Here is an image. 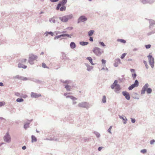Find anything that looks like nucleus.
<instances>
[{
  "instance_id": "1",
  "label": "nucleus",
  "mask_w": 155,
  "mask_h": 155,
  "mask_svg": "<svg viewBox=\"0 0 155 155\" xmlns=\"http://www.w3.org/2000/svg\"><path fill=\"white\" fill-rule=\"evenodd\" d=\"M149 86V84L146 83L143 87L141 91V94H144L146 91L147 94H150L151 93L152 90L150 88H148Z\"/></svg>"
},
{
  "instance_id": "2",
  "label": "nucleus",
  "mask_w": 155,
  "mask_h": 155,
  "mask_svg": "<svg viewBox=\"0 0 155 155\" xmlns=\"http://www.w3.org/2000/svg\"><path fill=\"white\" fill-rule=\"evenodd\" d=\"M73 17V15L72 14H70L65 15L62 17L58 18L59 19L63 22H67L68 20L71 19Z\"/></svg>"
},
{
  "instance_id": "3",
  "label": "nucleus",
  "mask_w": 155,
  "mask_h": 155,
  "mask_svg": "<svg viewBox=\"0 0 155 155\" xmlns=\"http://www.w3.org/2000/svg\"><path fill=\"white\" fill-rule=\"evenodd\" d=\"M28 62L31 65L34 64L33 61L38 58V56L33 54H29Z\"/></svg>"
},
{
  "instance_id": "4",
  "label": "nucleus",
  "mask_w": 155,
  "mask_h": 155,
  "mask_svg": "<svg viewBox=\"0 0 155 155\" xmlns=\"http://www.w3.org/2000/svg\"><path fill=\"white\" fill-rule=\"evenodd\" d=\"M78 106L79 107L85 108L87 109H88L90 107L89 103L86 102L80 103L78 104Z\"/></svg>"
},
{
  "instance_id": "5",
  "label": "nucleus",
  "mask_w": 155,
  "mask_h": 155,
  "mask_svg": "<svg viewBox=\"0 0 155 155\" xmlns=\"http://www.w3.org/2000/svg\"><path fill=\"white\" fill-rule=\"evenodd\" d=\"M149 61V64L152 68H153L154 66V58L152 55H149L147 56Z\"/></svg>"
},
{
  "instance_id": "6",
  "label": "nucleus",
  "mask_w": 155,
  "mask_h": 155,
  "mask_svg": "<svg viewBox=\"0 0 155 155\" xmlns=\"http://www.w3.org/2000/svg\"><path fill=\"white\" fill-rule=\"evenodd\" d=\"M101 49L98 47H95L93 50V52L97 56H100L101 54Z\"/></svg>"
},
{
  "instance_id": "7",
  "label": "nucleus",
  "mask_w": 155,
  "mask_h": 155,
  "mask_svg": "<svg viewBox=\"0 0 155 155\" xmlns=\"http://www.w3.org/2000/svg\"><path fill=\"white\" fill-rule=\"evenodd\" d=\"M3 140L5 142L9 143L11 141V137L8 132H7L3 137Z\"/></svg>"
},
{
  "instance_id": "8",
  "label": "nucleus",
  "mask_w": 155,
  "mask_h": 155,
  "mask_svg": "<svg viewBox=\"0 0 155 155\" xmlns=\"http://www.w3.org/2000/svg\"><path fill=\"white\" fill-rule=\"evenodd\" d=\"M12 79L14 80L17 79L23 81H27V80L30 79L29 78H28L26 77H24L23 76H20L18 75L13 77L12 78Z\"/></svg>"
},
{
  "instance_id": "9",
  "label": "nucleus",
  "mask_w": 155,
  "mask_h": 155,
  "mask_svg": "<svg viewBox=\"0 0 155 155\" xmlns=\"http://www.w3.org/2000/svg\"><path fill=\"white\" fill-rule=\"evenodd\" d=\"M87 18L84 15L80 16L78 20V23L80 22H84L87 20Z\"/></svg>"
},
{
  "instance_id": "10",
  "label": "nucleus",
  "mask_w": 155,
  "mask_h": 155,
  "mask_svg": "<svg viewBox=\"0 0 155 155\" xmlns=\"http://www.w3.org/2000/svg\"><path fill=\"white\" fill-rule=\"evenodd\" d=\"M67 0H62V1L60 2L57 5L56 8V9L57 10H58L61 6L62 5H64L67 2Z\"/></svg>"
},
{
  "instance_id": "11",
  "label": "nucleus",
  "mask_w": 155,
  "mask_h": 155,
  "mask_svg": "<svg viewBox=\"0 0 155 155\" xmlns=\"http://www.w3.org/2000/svg\"><path fill=\"white\" fill-rule=\"evenodd\" d=\"M122 94L124 96L125 98L127 100H129L130 99V97L129 93L126 91H123L122 92Z\"/></svg>"
},
{
  "instance_id": "12",
  "label": "nucleus",
  "mask_w": 155,
  "mask_h": 155,
  "mask_svg": "<svg viewBox=\"0 0 155 155\" xmlns=\"http://www.w3.org/2000/svg\"><path fill=\"white\" fill-rule=\"evenodd\" d=\"M140 1L143 4L147 3H153L155 0H140Z\"/></svg>"
},
{
  "instance_id": "13",
  "label": "nucleus",
  "mask_w": 155,
  "mask_h": 155,
  "mask_svg": "<svg viewBox=\"0 0 155 155\" xmlns=\"http://www.w3.org/2000/svg\"><path fill=\"white\" fill-rule=\"evenodd\" d=\"M41 96V95L40 94H38L37 93H35L33 92L31 93V97L32 98H38Z\"/></svg>"
},
{
  "instance_id": "14",
  "label": "nucleus",
  "mask_w": 155,
  "mask_h": 155,
  "mask_svg": "<svg viewBox=\"0 0 155 155\" xmlns=\"http://www.w3.org/2000/svg\"><path fill=\"white\" fill-rule=\"evenodd\" d=\"M148 20H149V22L150 24L149 28H151L155 25V21L152 19H150Z\"/></svg>"
},
{
  "instance_id": "15",
  "label": "nucleus",
  "mask_w": 155,
  "mask_h": 155,
  "mask_svg": "<svg viewBox=\"0 0 155 155\" xmlns=\"http://www.w3.org/2000/svg\"><path fill=\"white\" fill-rule=\"evenodd\" d=\"M119 64H121L120 60L119 58L116 59L115 60V63L114 64V66L115 67H117Z\"/></svg>"
},
{
  "instance_id": "16",
  "label": "nucleus",
  "mask_w": 155,
  "mask_h": 155,
  "mask_svg": "<svg viewBox=\"0 0 155 155\" xmlns=\"http://www.w3.org/2000/svg\"><path fill=\"white\" fill-rule=\"evenodd\" d=\"M63 85L64 86V88L66 89V91H71V87L68 84H64Z\"/></svg>"
},
{
  "instance_id": "17",
  "label": "nucleus",
  "mask_w": 155,
  "mask_h": 155,
  "mask_svg": "<svg viewBox=\"0 0 155 155\" xmlns=\"http://www.w3.org/2000/svg\"><path fill=\"white\" fill-rule=\"evenodd\" d=\"M60 81L64 84H70L71 83V81L69 80H67L65 81H64L63 80H61Z\"/></svg>"
},
{
  "instance_id": "18",
  "label": "nucleus",
  "mask_w": 155,
  "mask_h": 155,
  "mask_svg": "<svg viewBox=\"0 0 155 155\" xmlns=\"http://www.w3.org/2000/svg\"><path fill=\"white\" fill-rule=\"evenodd\" d=\"M118 81L117 80L114 81V83L111 85L110 87L112 89H114L115 87L117 85Z\"/></svg>"
},
{
  "instance_id": "19",
  "label": "nucleus",
  "mask_w": 155,
  "mask_h": 155,
  "mask_svg": "<svg viewBox=\"0 0 155 155\" xmlns=\"http://www.w3.org/2000/svg\"><path fill=\"white\" fill-rule=\"evenodd\" d=\"M85 65L87 67V71H90L93 68V67L90 66L87 63H85Z\"/></svg>"
},
{
  "instance_id": "20",
  "label": "nucleus",
  "mask_w": 155,
  "mask_h": 155,
  "mask_svg": "<svg viewBox=\"0 0 155 155\" xmlns=\"http://www.w3.org/2000/svg\"><path fill=\"white\" fill-rule=\"evenodd\" d=\"M139 82L137 80H135L134 83L132 84L134 87H137L139 85Z\"/></svg>"
},
{
  "instance_id": "21",
  "label": "nucleus",
  "mask_w": 155,
  "mask_h": 155,
  "mask_svg": "<svg viewBox=\"0 0 155 155\" xmlns=\"http://www.w3.org/2000/svg\"><path fill=\"white\" fill-rule=\"evenodd\" d=\"M70 47L72 49H74L75 48L76 45L75 43L73 42H72L70 43Z\"/></svg>"
},
{
  "instance_id": "22",
  "label": "nucleus",
  "mask_w": 155,
  "mask_h": 155,
  "mask_svg": "<svg viewBox=\"0 0 155 155\" xmlns=\"http://www.w3.org/2000/svg\"><path fill=\"white\" fill-rule=\"evenodd\" d=\"M115 89L116 90V92L117 93H118V91L120 89V85L119 84H117V85L115 87Z\"/></svg>"
},
{
  "instance_id": "23",
  "label": "nucleus",
  "mask_w": 155,
  "mask_h": 155,
  "mask_svg": "<svg viewBox=\"0 0 155 155\" xmlns=\"http://www.w3.org/2000/svg\"><path fill=\"white\" fill-rule=\"evenodd\" d=\"M18 67L19 68H22L24 69H25L27 68V66L24 65L22 64L19 63L18 64Z\"/></svg>"
},
{
  "instance_id": "24",
  "label": "nucleus",
  "mask_w": 155,
  "mask_h": 155,
  "mask_svg": "<svg viewBox=\"0 0 155 155\" xmlns=\"http://www.w3.org/2000/svg\"><path fill=\"white\" fill-rule=\"evenodd\" d=\"M86 59L88 60L92 64V65H94V64L93 62V60L92 58L91 57H87L86 58Z\"/></svg>"
},
{
  "instance_id": "25",
  "label": "nucleus",
  "mask_w": 155,
  "mask_h": 155,
  "mask_svg": "<svg viewBox=\"0 0 155 155\" xmlns=\"http://www.w3.org/2000/svg\"><path fill=\"white\" fill-rule=\"evenodd\" d=\"M30 122H26L25 123L24 125V128L25 129H26L27 128L29 127V124Z\"/></svg>"
},
{
  "instance_id": "26",
  "label": "nucleus",
  "mask_w": 155,
  "mask_h": 155,
  "mask_svg": "<svg viewBox=\"0 0 155 155\" xmlns=\"http://www.w3.org/2000/svg\"><path fill=\"white\" fill-rule=\"evenodd\" d=\"M66 97L67 98H71V100H72L73 101L76 100L77 99L76 98L72 96H70V95L67 96H66Z\"/></svg>"
},
{
  "instance_id": "27",
  "label": "nucleus",
  "mask_w": 155,
  "mask_h": 155,
  "mask_svg": "<svg viewBox=\"0 0 155 155\" xmlns=\"http://www.w3.org/2000/svg\"><path fill=\"white\" fill-rule=\"evenodd\" d=\"M119 117L120 119L123 120L124 121L123 123L124 124H126L127 123V118H126V119H125L124 117H123L120 115L119 116Z\"/></svg>"
},
{
  "instance_id": "28",
  "label": "nucleus",
  "mask_w": 155,
  "mask_h": 155,
  "mask_svg": "<svg viewBox=\"0 0 155 155\" xmlns=\"http://www.w3.org/2000/svg\"><path fill=\"white\" fill-rule=\"evenodd\" d=\"M31 142L32 143H33L37 141V139L36 138L34 135H32L31 137Z\"/></svg>"
},
{
  "instance_id": "29",
  "label": "nucleus",
  "mask_w": 155,
  "mask_h": 155,
  "mask_svg": "<svg viewBox=\"0 0 155 155\" xmlns=\"http://www.w3.org/2000/svg\"><path fill=\"white\" fill-rule=\"evenodd\" d=\"M80 44L82 46H85L86 45L88 44V42H85L84 41H82L80 42Z\"/></svg>"
},
{
  "instance_id": "30",
  "label": "nucleus",
  "mask_w": 155,
  "mask_h": 155,
  "mask_svg": "<svg viewBox=\"0 0 155 155\" xmlns=\"http://www.w3.org/2000/svg\"><path fill=\"white\" fill-rule=\"evenodd\" d=\"M94 30H90L88 31V35L89 36H91L92 35L94 34Z\"/></svg>"
},
{
  "instance_id": "31",
  "label": "nucleus",
  "mask_w": 155,
  "mask_h": 155,
  "mask_svg": "<svg viewBox=\"0 0 155 155\" xmlns=\"http://www.w3.org/2000/svg\"><path fill=\"white\" fill-rule=\"evenodd\" d=\"M117 41L120 42L124 44H125L126 43V41L123 39H118L117 40Z\"/></svg>"
},
{
  "instance_id": "32",
  "label": "nucleus",
  "mask_w": 155,
  "mask_h": 155,
  "mask_svg": "<svg viewBox=\"0 0 155 155\" xmlns=\"http://www.w3.org/2000/svg\"><path fill=\"white\" fill-rule=\"evenodd\" d=\"M62 6L61 7V8L60 7L59 9L61 11H65L66 9V7L65 6H64V5H62Z\"/></svg>"
},
{
  "instance_id": "33",
  "label": "nucleus",
  "mask_w": 155,
  "mask_h": 155,
  "mask_svg": "<svg viewBox=\"0 0 155 155\" xmlns=\"http://www.w3.org/2000/svg\"><path fill=\"white\" fill-rule=\"evenodd\" d=\"M49 21L51 23H55L56 22V20L54 18H51L49 19Z\"/></svg>"
},
{
  "instance_id": "34",
  "label": "nucleus",
  "mask_w": 155,
  "mask_h": 155,
  "mask_svg": "<svg viewBox=\"0 0 155 155\" xmlns=\"http://www.w3.org/2000/svg\"><path fill=\"white\" fill-rule=\"evenodd\" d=\"M62 37H64L63 36V34L55 36V37L54 38V40L57 39L58 38H59Z\"/></svg>"
},
{
  "instance_id": "35",
  "label": "nucleus",
  "mask_w": 155,
  "mask_h": 155,
  "mask_svg": "<svg viewBox=\"0 0 155 155\" xmlns=\"http://www.w3.org/2000/svg\"><path fill=\"white\" fill-rule=\"evenodd\" d=\"M102 102L103 103H105L106 102V96L105 95H104L103 96Z\"/></svg>"
},
{
  "instance_id": "36",
  "label": "nucleus",
  "mask_w": 155,
  "mask_h": 155,
  "mask_svg": "<svg viewBox=\"0 0 155 155\" xmlns=\"http://www.w3.org/2000/svg\"><path fill=\"white\" fill-rule=\"evenodd\" d=\"M61 54L62 55V56L61 57V58L62 59H66V55L63 52H62L61 53Z\"/></svg>"
},
{
  "instance_id": "37",
  "label": "nucleus",
  "mask_w": 155,
  "mask_h": 155,
  "mask_svg": "<svg viewBox=\"0 0 155 155\" xmlns=\"http://www.w3.org/2000/svg\"><path fill=\"white\" fill-rule=\"evenodd\" d=\"M16 101L18 102H23L24 101V100L22 98H18L16 99Z\"/></svg>"
},
{
  "instance_id": "38",
  "label": "nucleus",
  "mask_w": 155,
  "mask_h": 155,
  "mask_svg": "<svg viewBox=\"0 0 155 155\" xmlns=\"http://www.w3.org/2000/svg\"><path fill=\"white\" fill-rule=\"evenodd\" d=\"M72 35H73V34H71L70 35L68 34H63V36L64 37L67 36L70 38H71V36H72Z\"/></svg>"
},
{
  "instance_id": "39",
  "label": "nucleus",
  "mask_w": 155,
  "mask_h": 155,
  "mask_svg": "<svg viewBox=\"0 0 155 155\" xmlns=\"http://www.w3.org/2000/svg\"><path fill=\"white\" fill-rule=\"evenodd\" d=\"M132 75L133 79L135 80L136 79V77L137 76L136 74V73H132Z\"/></svg>"
},
{
  "instance_id": "40",
  "label": "nucleus",
  "mask_w": 155,
  "mask_h": 155,
  "mask_svg": "<svg viewBox=\"0 0 155 155\" xmlns=\"http://www.w3.org/2000/svg\"><path fill=\"white\" fill-rule=\"evenodd\" d=\"M94 133L96 135L97 137V138L100 137V134L97 132L94 131Z\"/></svg>"
},
{
  "instance_id": "41",
  "label": "nucleus",
  "mask_w": 155,
  "mask_h": 155,
  "mask_svg": "<svg viewBox=\"0 0 155 155\" xmlns=\"http://www.w3.org/2000/svg\"><path fill=\"white\" fill-rule=\"evenodd\" d=\"M99 44L103 47H105L106 45L103 42L99 41Z\"/></svg>"
},
{
  "instance_id": "42",
  "label": "nucleus",
  "mask_w": 155,
  "mask_h": 155,
  "mask_svg": "<svg viewBox=\"0 0 155 155\" xmlns=\"http://www.w3.org/2000/svg\"><path fill=\"white\" fill-rule=\"evenodd\" d=\"M143 63L144 64L145 66L147 69H148V64H147V62L145 61H143Z\"/></svg>"
},
{
  "instance_id": "43",
  "label": "nucleus",
  "mask_w": 155,
  "mask_h": 155,
  "mask_svg": "<svg viewBox=\"0 0 155 155\" xmlns=\"http://www.w3.org/2000/svg\"><path fill=\"white\" fill-rule=\"evenodd\" d=\"M154 33H155V31H154L153 30V31H152L148 33L147 34V35H148L149 36V35H152V34H153Z\"/></svg>"
},
{
  "instance_id": "44",
  "label": "nucleus",
  "mask_w": 155,
  "mask_h": 155,
  "mask_svg": "<svg viewBox=\"0 0 155 155\" xmlns=\"http://www.w3.org/2000/svg\"><path fill=\"white\" fill-rule=\"evenodd\" d=\"M147 152V150L146 149H143L140 151V152L143 153H145Z\"/></svg>"
},
{
  "instance_id": "45",
  "label": "nucleus",
  "mask_w": 155,
  "mask_h": 155,
  "mask_svg": "<svg viewBox=\"0 0 155 155\" xmlns=\"http://www.w3.org/2000/svg\"><path fill=\"white\" fill-rule=\"evenodd\" d=\"M126 54H127L126 53L123 54L120 57L122 59H123L125 57Z\"/></svg>"
},
{
  "instance_id": "46",
  "label": "nucleus",
  "mask_w": 155,
  "mask_h": 155,
  "mask_svg": "<svg viewBox=\"0 0 155 155\" xmlns=\"http://www.w3.org/2000/svg\"><path fill=\"white\" fill-rule=\"evenodd\" d=\"M145 46L146 49H149L151 47V45L150 44H148L145 45Z\"/></svg>"
},
{
  "instance_id": "47",
  "label": "nucleus",
  "mask_w": 155,
  "mask_h": 155,
  "mask_svg": "<svg viewBox=\"0 0 155 155\" xmlns=\"http://www.w3.org/2000/svg\"><path fill=\"white\" fill-rule=\"evenodd\" d=\"M5 104V103L4 102H0V107L4 106Z\"/></svg>"
},
{
  "instance_id": "48",
  "label": "nucleus",
  "mask_w": 155,
  "mask_h": 155,
  "mask_svg": "<svg viewBox=\"0 0 155 155\" xmlns=\"http://www.w3.org/2000/svg\"><path fill=\"white\" fill-rule=\"evenodd\" d=\"M42 67H43L44 68H48L47 67V66L44 63H42Z\"/></svg>"
},
{
  "instance_id": "49",
  "label": "nucleus",
  "mask_w": 155,
  "mask_h": 155,
  "mask_svg": "<svg viewBox=\"0 0 155 155\" xmlns=\"http://www.w3.org/2000/svg\"><path fill=\"white\" fill-rule=\"evenodd\" d=\"M134 88V87H133L132 85H131L128 87V89L129 90H131Z\"/></svg>"
},
{
  "instance_id": "50",
  "label": "nucleus",
  "mask_w": 155,
  "mask_h": 155,
  "mask_svg": "<svg viewBox=\"0 0 155 155\" xmlns=\"http://www.w3.org/2000/svg\"><path fill=\"white\" fill-rule=\"evenodd\" d=\"M87 139H88L87 137H83L81 139V140L82 141L84 140V141L86 142L87 140Z\"/></svg>"
},
{
  "instance_id": "51",
  "label": "nucleus",
  "mask_w": 155,
  "mask_h": 155,
  "mask_svg": "<svg viewBox=\"0 0 155 155\" xmlns=\"http://www.w3.org/2000/svg\"><path fill=\"white\" fill-rule=\"evenodd\" d=\"M112 126H110V127L108 129V130H107V131H108V132H109V133H110V134H112V133H111V128H112Z\"/></svg>"
},
{
  "instance_id": "52",
  "label": "nucleus",
  "mask_w": 155,
  "mask_h": 155,
  "mask_svg": "<svg viewBox=\"0 0 155 155\" xmlns=\"http://www.w3.org/2000/svg\"><path fill=\"white\" fill-rule=\"evenodd\" d=\"M46 33H48L49 34H50L52 36H53V35H54L53 32L51 31H50V32L46 31Z\"/></svg>"
},
{
  "instance_id": "53",
  "label": "nucleus",
  "mask_w": 155,
  "mask_h": 155,
  "mask_svg": "<svg viewBox=\"0 0 155 155\" xmlns=\"http://www.w3.org/2000/svg\"><path fill=\"white\" fill-rule=\"evenodd\" d=\"M29 79H30L29 80H31V81H34V82H37L38 81V80H37L36 79H34V78H32L31 79H30V78H29Z\"/></svg>"
},
{
  "instance_id": "54",
  "label": "nucleus",
  "mask_w": 155,
  "mask_h": 155,
  "mask_svg": "<svg viewBox=\"0 0 155 155\" xmlns=\"http://www.w3.org/2000/svg\"><path fill=\"white\" fill-rule=\"evenodd\" d=\"M106 60H104V59H102L101 60V62H102V64H104V66H105V63H106Z\"/></svg>"
},
{
  "instance_id": "55",
  "label": "nucleus",
  "mask_w": 155,
  "mask_h": 155,
  "mask_svg": "<svg viewBox=\"0 0 155 155\" xmlns=\"http://www.w3.org/2000/svg\"><path fill=\"white\" fill-rule=\"evenodd\" d=\"M154 142H155V140H150V143L152 145L153 144Z\"/></svg>"
},
{
  "instance_id": "56",
  "label": "nucleus",
  "mask_w": 155,
  "mask_h": 155,
  "mask_svg": "<svg viewBox=\"0 0 155 155\" xmlns=\"http://www.w3.org/2000/svg\"><path fill=\"white\" fill-rule=\"evenodd\" d=\"M26 61H27V59H22L21 60V62L23 63H25V62H26Z\"/></svg>"
},
{
  "instance_id": "57",
  "label": "nucleus",
  "mask_w": 155,
  "mask_h": 155,
  "mask_svg": "<svg viewBox=\"0 0 155 155\" xmlns=\"http://www.w3.org/2000/svg\"><path fill=\"white\" fill-rule=\"evenodd\" d=\"M54 33L56 35H57L58 34H60L61 33V32L59 31H55L54 32Z\"/></svg>"
},
{
  "instance_id": "58",
  "label": "nucleus",
  "mask_w": 155,
  "mask_h": 155,
  "mask_svg": "<svg viewBox=\"0 0 155 155\" xmlns=\"http://www.w3.org/2000/svg\"><path fill=\"white\" fill-rule=\"evenodd\" d=\"M130 71L131 73H135V70L134 69H130Z\"/></svg>"
},
{
  "instance_id": "59",
  "label": "nucleus",
  "mask_w": 155,
  "mask_h": 155,
  "mask_svg": "<svg viewBox=\"0 0 155 155\" xmlns=\"http://www.w3.org/2000/svg\"><path fill=\"white\" fill-rule=\"evenodd\" d=\"M64 138H65L66 139H68V135L66 134H65L63 136Z\"/></svg>"
},
{
  "instance_id": "60",
  "label": "nucleus",
  "mask_w": 155,
  "mask_h": 155,
  "mask_svg": "<svg viewBox=\"0 0 155 155\" xmlns=\"http://www.w3.org/2000/svg\"><path fill=\"white\" fill-rule=\"evenodd\" d=\"M131 122L132 123H134L135 122L136 120L135 119L132 118H131Z\"/></svg>"
},
{
  "instance_id": "61",
  "label": "nucleus",
  "mask_w": 155,
  "mask_h": 155,
  "mask_svg": "<svg viewBox=\"0 0 155 155\" xmlns=\"http://www.w3.org/2000/svg\"><path fill=\"white\" fill-rule=\"evenodd\" d=\"M89 40L91 41V42L93 41V37H91V36H90Z\"/></svg>"
},
{
  "instance_id": "62",
  "label": "nucleus",
  "mask_w": 155,
  "mask_h": 155,
  "mask_svg": "<svg viewBox=\"0 0 155 155\" xmlns=\"http://www.w3.org/2000/svg\"><path fill=\"white\" fill-rule=\"evenodd\" d=\"M20 93L18 92H16L15 93V95L18 97H19L20 96Z\"/></svg>"
},
{
  "instance_id": "63",
  "label": "nucleus",
  "mask_w": 155,
  "mask_h": 155,
  "mask_svg": "<svg viewBox=\"0 0 155 155\" xmlns=\"http://www.w3.org/2000/svg\"><path fill=\"white\" fill-rule=\"evenodd\" d=\"M103 148V147H99L98 148V151H101L102 149Z\"/></svg>"
},
{
  "instance_id": "64",
  "label": "nucleus",
  "mask_w": 155,
  "mask_h": 155,
  "mask_svg": "<svg viewBox=\"0 0 155 155\" xmlns=\"http://www.w3.org/2000/svg\"><path fill=\"white\" fill-rule=\"evenodd\" d=\"M26 148V147L25 146H24L22 147V149L23 150H25Z\"/></svg>"
}]
</instances>
